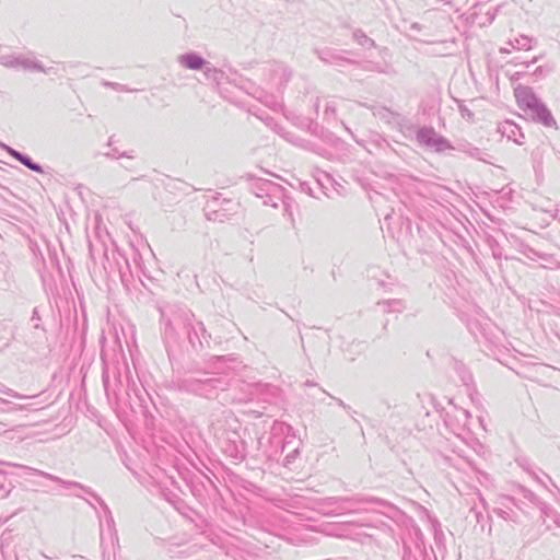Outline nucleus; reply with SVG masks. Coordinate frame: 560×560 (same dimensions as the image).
I'll return each mask as SVG.
<instances>
[{
  "mask_svg": "<svg viewBox=\"0 0 560 560\" xmlns=\"http://www.w3.org/2000/svg\"><path fill=\"white\" fill-rule=\"evenodd\" d=\"M102 382L108 399L113 397L116 401L127 404L133 412L144 413L147 411V402L150 399L149 393L140 381L131 377L128 368H126L124 377L119 372L114 373L113 382L109 377L108 368H104Z\"/></svg>",
  "mask_w": 560,
  "mask_h": 560,
  "instance_id": "20e7f679",
  "label": "nucleus"
},
{
  "mask_svg": "<svg viewBox=\"0 0 560 560\" xmlns=\"http://www.w3.org/2000/svg\"><path fill=\"white\" fill-rule=\"evenodd\" d=\"M498 11H499V7H497V8L492 9V10H489V11L486 12L487 22L489 24H491L495 20Z\"/></svg>",
  "mask_w": 560,
  "mask_h": 560,
  "instance_id": "603ef678",
  "label": "nucleus"
},
{
  "mask_svg": "<svg viewBox=\"0 0 560 560\" xmlns=\"http://www.w3.org/2000/svg\"><path fill=\"white\" fill-rule=\"evenodd\" d=\"M34 470L36 471L37 476L48 479L52 482H56L65 488H77V489L82 490L88 497L92 498L97 504H101V500H103L92 488L86 487L78 481L66 480L58 476H55L52 474H49V472H46V471H43L39 469H34Z\"/></svg>",
  "mask_w": 560,
  "mask_h": 560,
  "instance_id": "f3484780",
  "label": "nucleus"
},
{
  "mask_svg": "<svg viewBox=\"0 0 560 560\" xmlns=\"http://www.w3.org/2000/svg\"><path fill=\"white\" fill-rule=\"evenodd\" d=\"M0 147L11 156L13 158L14 160H16L18 162H20L23 166L27 167L30 165H32V162H33V159L24 153V152H21L16 149H13L11 148L10 145L8 144H4V143H1L0 142Z\"/></svg>",
  "mask_w": 560,
  "mask_h": 560,
  "instance_id": "c85d7f7f",
  "label": "nucleus"
},
{
  "mask_svg": "<svg viewBox=\"0 0 560 560\" xmlns=\"http://www.w3.org/2000/svg\"><path fill=\"white\" fill-rule=\"evenodd\" d=\"M498 131L516 144H523L525 136L522 128L512 120H505L498 126Z\"/></svg>",
  "mask_w": 560,
  "mask_h": 560,
  "instance_id": "412c9836",
  "label": "nucleus"
},
{
  "mask_svg": "<svg viewBox=\"0 0 560 560\" xmlns=\"http://www.w3.org/2000/svg\"><path fill=\"white\" fill-rule=\"evenodd\" d=\"M307 130L313 135H317L318 130H319V125L316 121H314L313 119H308L307 120Z\"/></svg>",
  "mask_w": 560,
  "mask_h": 560,
  "instance_id": "3c124183",
  "label": "nucleus"
},
{
  "mask_svg": "<svg viewBox=\"0 0 560 560\" xmlns=\"http://www.w3.org/2000/svg\"><path fill=\"white\" fill-rule=\"evenodd\" d=\"M241 363L234 354L214 355L210 364L217 372L187 368L182 376L173 380L172 387L179 393L214 399L221 392L231 389L229 370H235Z\"/></svg>",
  "mask_w": 560,
  "mask_h": 560,
  "instance_id": "f257e3e1",
  "label": "nucleus"
},
{
  "mask_svg": "<svg viewBox=\"0 0 560 560\" xmlns=\"http://www.w3.org/2000/svg\"><path fill=\"white\" fill-rule=\"evenodd\" d=\"M160 494L176 511L183 512V510L186 508L184 500L174 490L166 488V487H161Z\"/></svg>",
  "mask_w": 560,
  "mask_h": 560,
  "instance_id": "bb28decb",
  "label": "nucleus"
},
{
  "mask_svg": "<svg viewBox=\"0 0 560 560\" xmlns=\"http://www.w3.org/2000/svg\"><path fill=\"white\" fill-rule=\"evenodd\" d=\"M500 52H501V54H509V52H511V49H510V48H508V47H502V48L500 49Z\"/></svg>",
  "mask_w": 560,
  "mask_h": 560,
  "instance_id": "774afa93",
  "label": "nucleus"
},
{
  "mask_svg": "<svg viewBox=\"0 0 560 560\" xmlns=\"http://www.w3.org/2000/svg\"><path fill=\"white\" fill-rule=\"evenodd\" d=\"M458 110L460 116L467 121L475 120V114L464 104V102H458Z\"/></svg>",
  "mask_w": 560,
  "mask_h": 560,
  "instance_id": "ea45409f",
  "label": "nucleus"
},
{
  "mask_svg": "<svg viewBox=\"0 0 560 560\" xmlns=\"http://www.w3.org/2000/svg\"><path fill=\"white\" fill-rule=\"evenodd\" d=\"M1 491H4V493L2 494V497H3V498L9 497V494H10V492H11V490H10V489H9V490H5L4 483H0V492H1Z\"/></svg>",
  "mask_w": 560,
  "mask_h": 560,
  "instance_id": "bf43d9fd",
  "label": "nucleus"
},
{
  "mask_svg": "<svg viewBox=\"0 0 560 560\" xmlns=\"http://www.w3.org/2000/svg\"><path fill=\"white\" fill-rule=\"evenodd\" d=\"M264 429H269L256 436V446L252 448L249 458L257 465L282 463L283 467L291 468L300 455L301 440L296 439L293 428L279 420L270 418L262 421Z\"/></svg>",
  "mask_w": 560,
  "mask_h": 560,
  "instance_id": "f03ea898",
  "label": "nucleus"
},
{
  "mask_svg": "<svg viewBox=\"0 0 560 560\" xmlns=\"http://www.w3.org/2000/svg\"><path fill=\"white\" fill-rule=\"evenodd\" d=\"M184 332L191 349L197 353L209 347L211 335L207 331L203 323L195 316Z\"/></svg>",
  "mask_w": 560,
  "mask_h": 560,
  "instance_id": "2eb2a0df",
  "label": "nucleus"
},
{
  "mask_svg": "<svg viewBox=\"0 0 560 560\" xmlns=\"http://www.w3.org/2000/svg\"><path fill=\"white\" fill-rule=\"evenodd\" d=\"M534 172H535V176H536L537 180H541L542 177H544L542 163L541 162H536L534 164Z\"/></svg>",
  "mask_w": 560,
  "mask_h": 560,
  "instance_id": "8fccbe9b",
  "label": "nucleus"
},
{
  "mask_svg": "<svg viewBox=\"0 0 560 560\" xmlns=\"http://www.w3.org/2000/svg\"><path fill=\"white\" fill-rule=\"evenodd\" d=\"M518 493L522 494L525 500H527L535 506L540 501V498L538 495H536L532 490L527 489L524 486H518Z\"/></svg>",
  "mask_w": 560,
  "mask_h": 560,
  "instance_id": "4c0bfd02",
  "label": "nucleus"
},
{
  "mask_svg": "<svg viewBox=\"0 0 560 560\" xmlns=\"http://www.w3.org/2000/svg\"><path fill=\"white\" fill-rule=\"evenodd\" d=\"M410 30L416 31V32H419V31H421V30H422V25H421L420 23H418V22H413V23H411V25H410Z\"/></svg>",
  "mask_w": 560,
  "mask_h": 560,
  "instance_id": "4d7b16f0",
  "label": "nucleus"
},
{
  "mask_svg": "<svg viewBox=\"0 0 560 560\" xmlns=\"http://www.w3.org/2000/svg\"><path fill=\"white\" fill-rule=\"evenodd\" d=\"M538 59H539L538 57H534V58H533L532 60H529V61L522 62V65H524L525 67H529V66H532V65L536 63V62L538 61Z\"/></svg>",
  "mask_w": 560,
  "mask_h": 560,
  "instance_id": "052dcab7",
  "label": "nucleus"
},
{
  "mask_svg": "<svg viewBox=\"0 0 560 560\" xmlns=\"http://www.w3.org/2000/svg\"><path fill=\"white\" fill-rule=\"evenodd\" d=\"M28 170H31L32 172L38 173V174L44 173V167L39 163L35 162L34 160L32 162V165L28 166Z\"/></svg>",
  "mask_w": 560,
  "mask_h": 560,
  "instance_id": "864d4df0",
  "label": "nucleus"
},
{
  "mask_svg": "<svg viewBox=\"0 0 560 560\" xmlns=\"http://www.w3.org/2000/svg\"><path fill=\"white\" fill-rule=\"evenodd\" d=\"M478 497H479L480 503L482 504L483 510H486L487 509V502H486L485 498L481 495L480 492H478Z\"/></svg>",
  "mask_w": 560,
  "mask_h": 560,
  "instance_id": "e2e57ef3",
  "label": "nucleus"
},
{
  "mask_svg": "<svg viewBox=\"0 0 560 560\" xmlns=\"http://www.w3.org/2000/svg\"><path fill=\"white\" fill-rule=\"evenodd\" d=\"M162 338L170 361L176 360L180 339L195 314L185 305L166 304L159 307Z\"/></svg>",
  "mask_w": 560,
  "mask_h": 560,
  "instance_id": "39448f33",
  "label": "nucleus"
},
{
  "mask_svg": "<svg viewBox=\"0 0 560 560\" xmlns=\"http://www.w3.org/2000/svg\"><path fill=\"white\" fill-rule=\"evenodd\" d=\"M240 395H231L232 402H248L253 400H261L268 404H277L281 397V389L272 384L256 382L243 383Z\"/></svg>",
  "mask_w": 560,
  "mask_h": 560,
  "instance_id": "1a4fd4ad",
  "label": "nucleus"
},
{
  "mask_svg": "<svg viewBox=\"0 0 560 560\" xmlns=\"http://www.w3.org/2000/svg\"><path fill=\"white\" fill-rule=\"evenodd\" d=\"M98 506L102 509V511L104 513V520H105V525H106V532H104V533H105L106 537H108V540H109L110 545L114 547V549L116 547L119 548L118 533L116 529V525H115V521H114L112 511L104 500H101V504H98Z\"/></svg>",
  "mask_w": 560,
  "mask_h": 560,
  "instance_id": "6ab92c4d",
  "label": "nucleus"
},
{
  "mask_svg": "<svg viewBox=\"0 0 560 560\" xmlns=\"http://www.w3.org/2000/svg\"><path fill=\"white\" fill-rule=\"evenodd\" d=\"M112 255L116 261L121 283L127 287L128 277L131 276L129 260L119 249L114 250Z\"/></svg>",
  "mask_w": 560,
  "mask_h": 560,
  "instance_id": "393cba45",
  "label": "nucleus"
},
{
  "mask_svg": "<svg viewBox=\"0 0 560 560\" xmlns=\"http://www.w3.org/2000/svg\"><path fill=\"white\" fill-rule=\"evenodd\" d=\"M318 58L328 65L342 66L343 63H358L355 60L345 58L331 49H323L317 51Z\"/></svg>",
  "mask_w": 560,
  "mask_h": 560,
  "instance_id": "a878e982",
  "label": "nucleus"
},
{
  "mask_svg": "<svg viewBox=\"0 0 560 560\" xmlns=\"http://www.w3.org/2000/svg\"><path fill=\"white\" fill-rule=\"evenodd\" d=\"M377 304L382 305L387 313H401L406 308L404 301L398 299L384 300Z\"/></svg>",
  "mask_w": 560,
  "mask_h": 560,
  "instance_id": "c756f323",
  "label": "nucleus"
},
{
  "mask_svg": "<svg viewBox=\"0 0 560 560\" xmlns=\"http://www.w3.org/2000/svg\"><path fill=\"white\" fill-rule=\"evenodd\" d=\"M523 74H524V72H515L510 79L513 82V81L520 80Z\"/></svg>",
  "mask_w": 560,
  "mask_h": 560,
  "instance_id": "680f3d73",
  "label": "nucleus"
},
{
  "mask_svg": "<svg viewBox=\"0 0 560 560\" xmlns=\"http://www.w3.org/2000/svg\"><path fill=\"white\" fill-rule=\"evenodd\" d=\"M75 497L85 500L89 503V505H91L93 509H96V506L90 500H88L86 498H84V497H82L80 494H75Z\"/></svg>",
  "mask_w": 560,
  "mask_h": 560,
  "instance_id": "69168bd1",
  "label": "nucleus"
},
{
  "mask_svg": "<svg viewBox=\"0 0 560 560\" xmlns=\"http://www.w3.org/2000/svg\"><path fill=\"white\" fill-rule=\"evenodd\" d=\"M0 464L1 465L13 466V467H19V468H22V469H25V470H30L34 475H36V471L34 470L35 468H32V467H28V466H24V465H20V464H13V463H9V462H2V460H0ZM7 475H8V472L5 470L0 469V476H2L4 478Z\"/></svg>",
  "mask_w": 560,
  "mask_h": 560,
  "instance_id": "37998d69",
  "label": "nucleus"
},
{
  "mask_svg": "<svg viewBox=\"0 0 560 560\" xmlns=\"http://www.w3.org/2000/svg\"><path fill=\"white\" fill-rule=\"evenodd\" d=\"M131 253H132V257H133V261L137 262V259H141L140 257V254L138 253V250L133 247H131Z\"/></svg>",
  "mask_w": 560,
  "mask_h": 560,
  "instance_id": "13d9d810",
  "label": "nucleus"
},
{
  "mask_svg": "<svg viewBox=\"0 0 560 560\" xmlns=\"http://www.w3.org/2000/svg\"><path fill=\"white\" fill-rule=\"evenodd\" d=\"M503 500L504 502H502V506L494 509L493 512L504 521L518 523L517 514L512 508L515 506L517 509H521V506L518 505V501L513 497H504Z\"/></svg>",
  "mask_w": 560,
  "mask_h": 560,
  "instance_id": "4be33fe9",
  "label": "nucleus"
},
{
  "mask_svg": "<svg viewBox=\"0 0 560 560\" xmlns=\"http://www.w3.org/2000/svg\"><path fill=\"white\" fill-rule=\"evenodd\" d=\"M436 560L432 547L430 551L424 544V536L419 527L413 528L411 542L402 541V556L401 560Z\"/></svg>",
  "mask_w": 560,
  "mask_h": 560,
  "instance_id": "9b49d317",
  "label": "nucleus"
},
{
  "mask_svg": "<svg viewBox=\"0 0 560 560\" xmlns=\"http://www.w3.org/2000/svg\"><path fill=\"white\" fill-rule=\"evenodd\" d=\"M352 37L362 47H365V48L375 47V42L360 28H358L353 32Z\"/></svg>",
  "mask_w": 560,
  "mask_h": 560,
  "instance_id": "72a5a7b5",
  "label": "nucleus"
},
{
  "mask_svg": "<svg viewBox=\"0 0 560 560\" xmlns=\"http://www.w3.org/2000/svg\"><path fill=\"white\" fill-rule=\"evenodd\" d=\"M240 207V202L233 199L222 198V195L218 192L207 201L203 211L207 220L225 222L237 213Z\"/></svg>",
  "mask_w": 560,
  "mask_h": 560,
  "instance_id": "9d476101",
  "label": "nucleus"
},
{
  "mask_svg": "<svg viewBox=\"0 0 560 560\" xmlns=\"http://www.w3.org/2000/svg\"><path fill=\"white\" fill-rule=\"evenodd\" d=\"M101 525V549H102V560H110V552L108 550V544L109 540H108V537H106L105 533H104V529L102 527V522L100 523Z\"/></svg>",
  "mask_w": 560,
  "mask_h": 560,
  "instance_id": "e433bc0d",
  "label": "nucleus"
},
{
  "mask_svg": "<svg viewBox=\"0 0 560 560\" xmlns=\"http://www.w3.org/2000/svg\"><path fill=\"white\" fill-rule=\"evenodd\" d=\"M450 150L463 152L467 154L469 158L476 159L485 163H491L489 160L491 155L488 152L479 149L478 147L474 145L467 140H459L458 142H456V144H453V148H451Z\"/></svg>",
  "mask_w": 560,
  "mask_h": 560,
  "instance_id": "a211bd4d",
  "label": "nucleus"
},
{
  "mask_svg": "<svg viewBox=\"0 0 560 560\" xmlns=\"http://www.w3.org/2000/svg\"><path fill=\"white\" fill-rule=\"evenodd\" d=\"M452 368L460 378L463 385H465L468 390L476 389L471 372L460 360L452 358Z\"/></svg>",
  "mask_w": 560,
  "mask_h": 560,
  "instance_id": "b1692460",
  "label": "nucleus"
},
{
  "mask_svg": "<svg viewBox=\"0 0 560 560\" xmlns=\"http://www.w3.org/2000/svg\"><path fill=\"white\" fill-rule=\"evenodd\" d=\"M31 320L34 323V328L35 329L45 330L44 327H42V325H40L42 318H40V315H39L38 307H35L33 310Z\"/></svg>",
  "mask_w": 560,
  "mask_h": 560,
  "instance_id": "a18cd8bd",
  "label": "nucleus"
},
{
  "mask_svg": "<svg viewBox=\"0 0 560 560\" xmlns=\"http://www.w3.org/2000/svg\"><path fill=\"white\" fill-rule=\"evenodd\" d=\"M5 67L11 69H22L26 72H43L46 74L54 73L56 71L52 67L46 68L42 61L35 58L33 52L11 55V58L5 59Z\"/></svg>",
  "mask_w": 560,
  "mask_h": 560,
  "instance_id": "ddd939ff",
  "label": "nucleus"
},
{
  "mask_svg": "<svg viewBox=\"0 0 560 560\" xmlns=\"http://www.w3.org/2000/svg\"><path fill=\"white\" fill-rule=\"evenodd\" d=\"M335 115H336V105L334 103H327L325 110H324L325 118L328 119L330 117H335Z\"/></svg>",
  "mask_w": 560,
  "mask_h": 560,
  "instance_id": "09e8293b",
  "label": "nucleus"
},
{
  "mask_svg": "<svg viewBox=\"0 0 560 560\" xmlns=\"http://www.w3.org/2000/svg\"><path fill=\"white\" fill-rule=\"evenodd\" d=\"M177 61L182 67L194 71L202 70L207 65H209V61H207L197 51H187L177 57Z\"/></svg>",
  "mask_w": 560,
  "mask_h": 560,
  "instance_id": "aec40b11",
  "label": "nucleus"
},
{
  "mask_svg": "<svg viewBox=\"0 0 560 560\" xmlns=\"http://www.w3.org/2000/svg\"><path fill=\"white\" fill-rule=\"evenodd\" d=\"M514 96L518 108L530 116V119L547 128H558L557 121L533 88L518 84L514 88Z\"/></svg>",
  "mask_w": 560,
  "mask_h": 560,
  "instance_id": "0eeeda50",
  "label": "nucleus"
},
{
  "mask_svg": "<svg viewBox=\"0 0 560 560\" xmlns=\"http://www.w3.org/2000/svg\"><path fill=\"white\" fill-rule=\"evenodd\" d=\"M555 218L560 222V205H559V206H558V208L556 209Z\"/></svg>",
  "mask_w": 560,
  "mask_h": 560,
  "instance_id": "338daca9",
  "label": "nucleus"
},
{
  "mask_svg": "<svg viewBox=\"0 0 560 560\" xmlns=\"http://www.w3.org/2000/svg\"><path fill=\"white\" fill-rule=\"evenodd\" d=\"M470 513L474 515L476 523L480 525V528L483 532L486 524L491 520V517L489 515H483V513L475 505L470 508Z\"/></svg>",
  "mask_w": 560,
  "mask_h": 560,
  "instance_id": "c9c22d12",
  "label": "nucleus"
},
{
  "mask_svg": "<svg viewBox=\"0 0 560 560\" xmlns=\"http://www.w3.org/2000/svg\"><path fill=\"white\" fill-rule=\"evenodd\" d=\"M542 305L545 306V312L547 314L560 317V303L557 304L542 301Z\"/></svg>",
  "mask_w": 560,
  "mask_h": 560,
  "instance_id": "58836bf2",
  "label": "nucleus"
},
{
  "mask_svg": "<svg viewBox=\"0 0 560 560\" xmlns=\"http://www.w3.org/2000/svg\"><path fill=\"white\" fill-rule=\"evenodd\" d=\"M536 506L539 509V511L541 512V514L545 517H550L555 513L553 508L550 504H548L547 502L542 501L541 499L536 504Z\"/></svg>",
  "mask_w": 560,
  "mask_h": 560,
  "instance_id": "79ce46f5",
  "label": "nucleus"
},
{
  "mask_svg": "<svg viewBox=\"0 0 560 560\" xmlns=\"http://www.w3.org/2000/svg\"><path fill=\"white\" fill-rule=\"evenodd\" d=\"M300 188H301V191L312 196L313 195V190L310 186V184L307 182H301L300 183Z\"/></svg>",
  "mask_w": 560,
  "mask_h": 560,
  "instance_id": "6e6d98bb",
  "label": "nucleus"
},
{
  "mask_svg": "<svg viewBox=\"0 0 560 560\" xmlns=\"http://www.w3.org/2000/svg\"><path fill=\"white\" fill-rule=\"evenodd\" d=\"M320 505L329 509L327 514L342 515L371 511L393 518L398 509L392 502L374 495L355 494L353 497H328L322 500Z\"/></svg>",
  "mask_w": 560,
  "mask_h": 560,
  "instance_id": "423d86ee",
  "label": "nucleus"
},
{
  "mask_svg": "<svg viewBox=\"0 0 560 560\" xmlns=\"http://www.w3.org/2000/svg\"><path fill=\"white\" fill-rule=\"evenodd\" d=\"M250 180V190L256 197L264 199L266 196H277L278 192H282L284 189L281 185L276 184L269 179L256 178L254 175H247Z\"/></svg>",
  "mask_w": 560,
  "mask_h": 560,
  "instance_id": "dca6fc26",
  "label": "nucleus"
},
{
  "mask_svg": "<svg viewBox=\"0 0 560 560\" xmlns=\"http://www.w3.org/2000/svg\"><path fill=\"white\" fill-rule=\"evenodd\" d=\"M282 197H283V191L278 192L277 196H266V198L262 199V202L265 206L278 208L279 201L282 200Z\"/></svg>",
  "mask_w": 560,
  "mask_h": 560,
  "instance_id": "a19ab883",
  "label": "nucleus"
},
{
  "mask_svg": "<svg viewBox=\"0 0 560 560\" xmlns=\"http://www.w3.org/2000/svg\"><path fill=\"white\" fill-rule=\"evenodd\" d=\"M104 156H106L107 159H115V160H118V159L132 160L136 158L133 155V151H120L117 148H112L109 151L104 153Z\"/></svg>",
  "mask_w": 560,
  "mask_h": 560,
  "instance_id": "f704fd0d",
  "label": "nucleus"
},
{
  "mask_svg": "<svg viewBox=\"0 0 560 560\" xmlns=\"http://www.w3.org/2000/svg\"><path fill=\"white\" fill-rule=\"evenodd\" d=\"M203 74L208 80H211L217 84L218 88L224 84H234L237 86L236 78H231L221 69H217L212 67L210 63L207 65L203 69Z\"/></svg>",
  "mask_w": 560,
  "mask_h": 560,
  "instance_id": "5701e85b",
  "label": "nucleus"
},
{
  "mask_svg": "<svg viewBox=\"0 0 560 560\" xmlns=\"http://www.w3.org/2000/svg\"><path fill=\"white\" fill-rule=\"evenodd\" d=\"M320 390H322V393H324V394H326V395H327V393H326L325 390H323V389H320ZM328 396H329L331 399H334V400L338 404V406H340L341 408H343L345 410H347V412H348L349 415H351L352 412H353V413H355V411L351 410V407H350V406H348L347 404H345V401H343V400H341L340 398L334 397V396H331V395H329V394H328Z\"/></svg>",
  "mask_w": 560,
  "mask_h": 560,
  "instance_id": "de8ad7c7",
  "label": "nucleus"
},
{
  "mask_svg": "<svg viewBox=\"0 0 560 560\" xmlns=\"http://www.w3.org/2000/svg\"><path fill=\"white\" fill-rule=\"evenodd\" d=\"M434 462L441 469L454 468L456 471L466 476L478 472L477 467L471 460L456 454L446 455L439 452L434 455Z\"/></svg>",
  "mask_w": 560,
  "mask_h": 560,
  "instance_id": "4468645a",
  "label": "nucleus"
},
{
  "mask_svg": "<svg viewBox=\"0 0 560 560\" xmlns=\"http://www.w3.org/2000/svg\"><path fill=\"white\" fill-rule=\"evenodd\" d=\"M179 475L192 497L201 505H215L221 500V493L215 481L206 472L196 469L186 470L184 472H179Z\"/></svg>",
  "mask_w": 560,
  "mask_h": 560,
  "instance_id": "6e6552de",
  "label": "nucleus"
},
{
  "mask_svg": "<svg viewBox=\"0 0 560 560\" xmlns=\"http://www.w3.org/2000/svg\"><path fill=\"white\" fill-rule=\"evenodd\" d=\"M532 42H533L532 37H529L527 35H521L520 37H517V38H515L513 40H510L509 45L513 49L529 50V49H532Z\"/></svg>",
  "mask_w": 560,
  "mask_h": 560,
  "instance_id": "2f4dec72",
  "label": "nucleus"
},
{
  "mask_svg": "<svg viewBox=\"0 0 560 560\" xmlns=\"http://www.w3.org/2000/svg\"><path fill=\"white\" fill-rule=\"evenodd\" d=\"M15 427V423L10 419V413L0 411V435L13 432Z\"/></svg>",
  "mask_w": 560,
  "mask_h": 560,
  "instance_id": "473e14b6",
  "label": "nucleus"
},
{
  "mask_svg": "<svg viewBox=\"0 0 560 560\" xmlns=\"http://www.w3.org/2000/svg\"><path fill=\"white\" fill-rule=\"evenodd\" d=\"M343 127L346 128V130L352 136V138L354 139V141L357 143H360V141L354 137V135L352 133V131L350 130V128H348L343 122H342Z\"/></svg>",
  "mask_w": 560,
  "mask_h": 560,
  "instance_id": "0e129e2a",
  "label": "nucleus"
},
{
  "mask_svg": "<svg viewBox=\"0 0 560 560\" xmlns=\"http://www.w3.org/2000/svg\"><path fill=\"white\" fill-rule=\"evenodd\" d=\"M103 85L106 88H110L113 90L119 91V92H130L131 91L126 85H122V84L116 83V82L104 81Z\"/></svg>",
  "mask_w": 560,
  "mask_h": 560,
  "instance_id": "c03bdc74",
  "label": "nucleus"
},
{
  "mask_svg": "<svg viewBox=\"0 0 560 560\" xmlns=\"http://www.w3.org/2000/svg\"><path fill=\"white\" fill-rule=\"evenodd\" d=\"M307 149L314 151L315 153H317L320 156H324L327 159L331 158L330 151L326 148H322V147H317V145H312V147L310 145V147H307Z\"/></svg>",
  "mask_w": 560,
  "mask_h": 560,
  "instance_id": "49530a36",
  "label": "nucleus"
},
{
  "mask_svg": "<svg viewBox=\"0 0 560 560\" xmlns=\"http://www.w3.org/2000/svg\"><path fill=\"white\" fill-rule=\"evenodd\" d=\"M485 242L487 246L490 248L491 254L494 259L500 260L503 256L502 254V247L500 243L497 241V238L490 234H487L485 237Z\"/></svg>",
  "mask_w": 560,
  "mask_h": 560,
  "instance_id": "7c9ffc66",
  "label": "nucleus"
},
{
  "mask_svg": "<svg viewBox=\"0 0 560 560\" xmlns=\"http://www.w3.org/2000/svg\"><path fill=\"white\" fill-rule=\"evenodd\" d=\"M550 71L549 69H547L546 67L544 66H539L537 67L534 72H533V75L537 77V78H540V77H544L546 72Z\"/></svg>",
  "mask_w": 560,
  "mask_h": 560,
  "instance_id": "5fc2aeb1",
  "label": "nucleus"
},
{
  "mask_svg": "<svg viewBox=\"0 0 560 560\" xmlns=\"http://www.w3.org/2000/svg\"><path fill=\"white\" fill-rule=\"evenodd\" d=\"M516 249L520 254L534 261L538 259L547 261L549 259L548 254L534 249L523 241H517Z\"/></svg>",
  "mask_w": 560,
  "mask_h": 560,
  "instance_id": "cd10ccee",
  "label": "nucleus"
},
{
  "mask_svg": "<svg viewBox=\"0 0 560 560\" xmlns=\"http://www.w3.org/2000/svg\"><path fill=\"white\" fill-rule=\"evenodd\" d=\"M416 141L419 145L430 149L435 153H443L453 148L451 141L436 132L432 126L420 127L416 132Z\"/></svg>",
  "mask_w": 560,
  "mask_h": 560,
  "instance_id": "f8f14e48",
  "label": "nucleus"
},
{
  "mask_svg": "<svg viewBox=\"0 0 560 560\" xmlns=\"http://www.w3.org/2000/svg\"><path fill=\"white\" fill-rule=\"evenodd\" d=\"M215 446L232 463L240 464L249 457L247 440H253L247 429L236 420H217L210 429Z\"/></svg>",
  "mask_w": 560,
  "mask_h": 560,
  "instance_id": "7ed1b4c3",
  "label": "nucleus"
}]
</instances>
